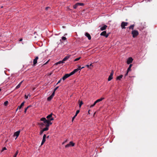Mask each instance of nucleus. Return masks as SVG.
Listing matches in <instances>:
<instances>
[{
	"instance_id": "f257e3e1",
	"label": "nucleus",
	"mask_w": 157,
	"mask_h": 157,
	"mask_svg": "<svg viewBox=\"0 0 157 157\" xmlns=\"http://www.w3.org/2000/svg\"><path fill=\"white\" fill-rule=\"evenodd\" d=\"M40 120L41 121H43L44 123L45 124L46 126H49L50 125L52 124L49 120H46V118L44 117L41 118Z\"/></svg>"
},
{
	"instance_id": "f03ea898",
	"label": "nucleus",
	"mask_w": 157,
	"mask_h": 157,
	"mask_svg": "<svg viewBox=\"0 0 157 157\" xmlns=\"http://www.w3.org/2000/svg\"><path fill=\"white\" fill-rule=\"evenodd\" d=\"M74 74L73 71L71 72L69 74H67L65 75L62 78V79L64 81L67 78L70 76Z\"/></svg>"
},
{
	"instance_id": "7ed1b4c3",
	"label": "nucleus",
	"mask_w": 157,
	"mask_h": 157,
	"mask_svg": "<svg viewBox=\"0 0 157 157\" xmlns=\"http://www.w3.org/2000/svg\"><path fill=\"white\" fill-rule=\"evenodd\" d=\"M132 35L133 37L135 38L139 35V33L137 30H134L132 31Z\"/></svg>"
},
{
	"instance_id": "20e7f679",
	"label": "nucleus",
	"mask_w": 157,
	"mask_h": 157,
	"mask_svg": "<svg viewBox=\"0 0 157 157\" xmlns=\"http://www.w3.org/2000/svg\"><path fill=\"white\" fill-rule=\"evenodd\" d=\"M104 98H100V99H97V100H96L94 102V103L93 104V105H90V107L91 108V107H93V106H94L97 103H98V102H99L101 101H102V100H103V99H104Z\"/></svg>"
},
{
	"instance_id": "39448f33",
	"label": "nucleus",
	"mask_w": 157,
	"mask_h": 157,
	"mask_svg": "<svg viewBox=\"0 0 157 157\" xmlns=\"http://www.w3.org/2000/svg\"><path fill=\"white\" fill-rule=\"evenodd\" d=\"M128 23L127 22H122L121 23V26L122 29H125V26L128 25Z\"/></svg>"
},
{
	"instance_id": "423d86ee",
	"label": "nucleus",
	"mask_w": 157,
	"mask_h": 157,
	"mask_svg": "<svg viewBox=\"0 0 157 157\" xmlns=\"http://www.w3.org/2000/svg\"><path fill=\"white\" fill-rule=\"evenodd\" d=\"M84 68V67H79L78 68H77L76 69H75L72 71L73 72V73L74 74L75 73L77 72L78 71H79V72H80L81 69L83 68Z\"/></svg>"
},
{
	"instance_id": "0eeeda50",
	"label": "nucleus",
	"mask_w": 157,
	"mask_h": 157,
	"mask_svg": "<svg viewBox=\"0 0 157 157\" xmlns=\"http://www.w3.org/2000/svg\"><path fill=\"white\" fill-rule=\"evenodd\" d=\"M52 113H51L47 116L46 118L48 119V120H49L50 121L54 120V118L52 117Z\"/></svg>"
},
{
	"instance_id": "6e6552de",
	"label": "nucleus",
	"mask_w": 157,
	"mask_h": 157,
	"mask_svg": "<svg viewBox=\"0 0 157 157\" xmlns=\"http://www.w3.org/2000/svg\"><path fill=\"white\" fill-rule=\"evenodd\" d=\"M133 60V59L131 57L128 58L127 61V64H129L132 63Z\"/></svg>"
},
{
	"instance_id": "1a4fd4ad",
	"label": "nucleus",
	"mask_w": 157,
	"mask_h": 157,
	"mask_svg": "<svg viewBox=\"0 0 157 157\" xmlns=\"http://www.w3.org/2000/svg\"><path fill=\"white\" fill-rule=\"evenodd\" d=\"M106 31H104L101 32L100 34L101 36H105L106 38L107 37L109 36L108 34H106Z\"/></svg>"
},
{
	"instance_id": "9d476101",
	"label": "nucleus",
	"mask_w": 157,
	"mask_h": 157,
	"mask_svg": "<svg viewBox=\"0 0 157 157\" xmlns=\"http://www.w3.org/2000/svg\"><path fill=\"white\" fill-rule=\"evenodd\" d=\"M113 71H112L110 75L109 76L108 78V81H110L113 78Z\"/></svg>"
},
{
	"instance_id": "9b49d317",
	"label": "nucleus",
	"mask_w": 157,
	"mask_h": 157,
	"mask_svg": "<svg viewBox=\"0 0 157 157\" xmlns=\"http://www.w3.org/2000/svg\"><path fill=\"white\" fill-rule=\"evenodd\" d=\"M20 133V131H17V132H15L14 133L13 136L14 137L16 136L15 139H16L17 138V137H18V136L19 135Z\"/></svg>"
},
{
	"instance_id": "f8f14e48",
	"label": "nucleus",
	"mask_w": 157,
	"mask_h": 157,
	"mask_svg": "<svg viewBox=\"0 0 157 157\" xmlns=\"http://www.w3.org/2000/svg\"><path fill=\"white\" fill-rule=\"evenodd\" d=\"M54 95H55L54 92H53L52 93L51 95L48 98H47L48 101H50L53 98V97L54 96Z\"/></svg>"
},
{
	"instance_id": "ddd939ff",
	"label": "nucleus",
	"mask_w": 157,
	"mask_h": 157,
	"mask_svg": "<svg viewBox=\"0 0 157 157\" xmlns=\"http://www.w3.org/2000/svg\"><path fill=\"white\" fill-rule=\"evenodd\" d=\"M46 135L44 134V135L43 137V139L42 140V142L41 144V145H42L44 143L45 141V139H46Z\"/></svg>"
},
{
	"instance_id": "4468645a",
	"label": "nucleus",
	"mask_w": 157,
	"mask_h": 157,
	"mask_svg": "<svg viewBox=\"0 0 157 157\" xmlns=\"http://www.w3.org/2000/svg\"><path fill=\"white\" fill-rule=\"evenodd\" d=\"M38 59V56H36L35 58V59H34L33 61V65L34 66H35V65L37 63V60Z\"/></svg>"
},
{
	"instance_id": "2eb2a0df",
	"label": "nucleus",
	"mask_w": 157,
	"mask_h": 157,
	"mask_svg": "<svg viewBox=\"0 0 157 157\" xmlns=\"http://www.w3.org/2000/svg\"><path fill=\"white\" fill-rule=\"evenodd\" d=\"M85 36L88 38V40H91V36L90 35L89 33H85Z\"/></svg>"
},
{
	"instance_id": "dca6fc26",
	"label": "nucleus",
	"mask_w": 157,
	"mask_h": 157,
	"mask_svg": "<svg viewBox=\"0 0 157 157\" xmlns=\"http://www.w3.org/2000/svg\"><path fill=\"white\" fill-rule=\"evenodd\" d=\"M23 82V81H22L21 82H20L19 84L16 86L15 89H18L19 88Z\"/></svg>"
},
{
	"instance_id": "f3484780",
	"label": "nucleus",
	"mask_w": 157,
	"mask_h": 157,
	"mask_svg": "<svg viewBox=\"0 0 157 157\" xmlns=\"http://www.w3.org/2000/svg\"><path fill=\"white\" fill-rule=\"evenodd\" d=\"M107 27V25H104L103 26H102L100 28V29L101 31H103V30H105V29H106Z\"/></svg>"
},
{
	"instance_id": "a211bd4d",
	"label": "nucleus",
	"mask_w": 157,
	"mask_h": 157,
	"mask_svg": "<svg viewBox=\"0 0 157 157\" xmlns=\"http://www.w3.org/2000/svg\"><path fill=\"white\" fill-rule=\"evenodd\" d=\"M70 56H67L65 57L63 59L64 62L67 60L69 58Z\"/></svg>"
},
{
	"instance_id": "6ab92c4d",
	"label": "nucleus",
	"mask_w": 157,
	"mask_h": 157,
	"mask_svg": "<svg viewBox=\"0 0 157 157\" xmlns=\"http://www.w3.org/2000/svg\"><path fill=\"white\" fill-rule=\"evenodd\" d=\"M24 103H25L24 101L22 102L21 104V105L20 106H18L17 109L19 108V109H21V107L24 105Z\"/></svg>"
},
{
	"instance_id": "aec40b11",
	"label": "nucleus",
	"mask_w": 157,
	"mask_h": 157,
	"mask_svg": "<svg viewBox=\"0 0 157 157\" xmlns=\"http://www.w3.org/2000/svg\"><path fill=\"white\" fill-rule=\"evenodd\" d=\"M132 66V64H130L129 67H128V68L127 70V71L129 72L130 71H131V68Z\"/></svg>"
},
{
	"instance_id": "412c9836",
	"label": "nucleus",
	"mask_w": 157,
	"mask_h": 157,
	"mask_svg": "<svg viewBox=\"0 0 157 157\" xmlns=\"http://www.w3.org/2000/svg\"><path fill=\"white\" fill-rule=\"evenodd\" d=\"M46 127L45 128H44L42 129L43 131L44 132L45 131H47L48 130L49 126H46Z\"/></svg>"
},
{
	"instance_id": "4be33fe9",
	"label": "nucleus",
	"mask_w": 157,
	"mask_h": 157,
	"mask_svg": "<svg viewBox=\"0 0 157 157\" xmlns=\"http://www.w3.org/2000/svg\"><path fill=\"white\" fill-rule=\"evenodd\" d=\"M69 144L70 146L73 147L75 145V144L72 141H70Z\"/></svg>"
},
{
	"instance_id": "5701e85b",
	"label": "nucleus",
	"mask_w": 157,
	"mask_h": 157,
	"mask_svg": "<svg viewBox=\"0 0 157 157\" xmlns=\"http://www.w3.org/2000/svg\"><path fill=\"white\" fill-rule=\"evenodd\" d=\"M64 63V62L63 61V60L62 61H59L58 62L56 63V65H58V64H60L63 63Z\"/></svg>"
},
{
	"instance_id": "b1692460",
	"label": "nucleus",
	"mask_w": 157,
	"mask_h": 157,
	"mask_svg": "<svg viewBox=\"0 0 157 157\" xmlns=\"http://www.w3.org/2000/svg\"><path fill=\"white\" fill-rule=\"evenodd\" d=\"M122 77L123 75H120L117 77V79L120 80L122 78Z\"/></svg>"
},
{
	"instance_id": "393cba45",
	"label": "nucleus",
	"mask_w": 157,
	"mask_h": 157,
	"mask_svg": "<svg viewBox=\"0 0 157 157\" xmlns=\"http://www.w3.org/2000/svg\"><path fill=\"white\" fill-rule=\"evenodd\" d=\"M134 25H132L129 27V29H134Z\"/></svg>"
},
{
	"instance_id": "a878e982",
	"label": "nucleus",
	"mask_w": 157,
	"mask_h": 157,
	"mask_svg": "<svg viewBox=\"0 0 157 157\" xmlns=\"http://www.w3.org/2000/svg\"><path fill=\"white\" fill-rule=\"evenodd\" d=\"M78 6H83L84 4L82 3H77Z\"/></svg>"
},
{
	"instance_id": "bb28decb",
	"label": "nucleus",
	"mask_w": 157,
	"mask_h": 157,
	"mask_svg": "<svg viewBox=\"0 0 157 157\" xmlns=\"http://www.w3.org/2000/svg\"><path fill=\"white\" fill-rule=\"evenodd\" d=\"M78 6V4H77V3H76L75 5L73 6V8L74 9H76Z\"/></svg>"
},
{
	"instance_id": "cd10ccee",
	"label": "nucleus",
	"mask_w": 157,
	"mask_h": 157,
	"mask_svg": "<svg viewBox=\"0 0 157 157\" xmlns=\"http://www.w3.org/2000/svg\"><path fill=\"white\" fill-rule=\"evenodd\" d=\"M83 104V103L82 101H81L80 102L79 104V106L80 108L81 107V105Z\"/></svg>"
},
{
	"instance_id": "c85d7f7f",
	"label": "nucleus",
	"mask_w": 157,
	"mask_h": 157,
	"mask_svg": "<svg viewBox=\"0 0 157 157\" xmlns=\"http://www.w3.org/2000/svg\"><path fill=\"white\" fill-rule=\"evenodd\" d=\"M30 107V106H28L25 109L24 112L25 113H26L27 111V110L28 109V108Z\"/></svg>"
},
{
	"instance_id": "c756f323",
	"label": "nucleus",
	"mask_w": 157,
	"mask_h": 157,
	"mask_svg": "<svg viewBox=\"0 0 157 157\" xmlns=\"http://www.w3.org/2000/svg\"><path fill=\"white\" fill-rule=\"evenodd\" d=\"M18 151H16V153H15V155H14V156L15 157H16V156H17V154H18Z\"/></svg>"
},
{
	"instance_id": "7c9ffc66",
	"label": "nucleus",
	"mask_w": 157,
	"mask_h": 157,
	"mask_svg": "<svg viewBox=\"0 0 157 157\" xmlns=\"http://www.w3.org/2000/svg\"><path fill=\"white\" fill-rule=\"evenodd\" d=\"M80 58H81V57H79L78 58H77L74 60V61H77L79 59H80Z\"/></svg>"
},
{
	"instance_id": "2f4dec72",
	"label": "nucleus",
	"mask_w": 157,
	"mask_h": 157,
	"mask_svg": "<svg viewBox=\"0 0 157 157\" xmlns=\"http://www.w3.org/2000/svg\"><path fill=\"white\" fill-rule=\"evenodd\" d=\"M79 112V110H77L76 111V113L75 114V116H77V114H78V113Z\"/></svg>"
},
{
	"instance_id": "473e14b6",
	"label": "nucleus",
	"mask_w": 157,
	"mask_h": 157,
	"mask_svg": "<svg viewBox=\"0 0 157 157\" xmlns=\"http://www.w3.org/2000/svg\"><path fill=\"white\" fill-rule=\"evenodd\" d=\"M7 150V149L6 148V147H3L2 149V151H1L2 152L4 150Z\"/></svg>"
},
{
	"instance_id": "72a5a7b5",
	"label": "nucleus",
	"mask_w": 157,
	"mask_h": 157,
	"mask_svg": "<svg viewBox=\"0 0 157 157\" xmlns=\"http://www.w3.org/2000/svg\"><path fill=\"white\" fill-rule=\"evenodd\" d=\"M8 104V101H5L4 103V105H6Z\"/></svg>"
},
{
	"instance_id": "f704fd0d",
	"label": "nucleus",
	"mask_w": 157,
	"mask_h": 157,
	"mask_svg": "<svg viewBox=\"0 0 157 157\" xmlns=\"http://www.w3.org/2000/svg\"><path fill=\"white\" fill-rule=\"evenodd\" d=\"M62 39L63 40H66V38L65 37V36H63L62 37Z\"/></svg>"
},
{
	"instance_id": "c9c22d12",
	"label": "nucleus",
	"mask_w": 157,
	"mask_h": 157,
	"mask_svg": "<svg viewBox=\"0 0 157 157\" xmlns=\"http://www.w3.org/2000/svg\"><path fill=\"white\" fill-rule=\"evenodd\" d=\"M29 96V97L30 96V95L29 94H28L27 96L25 95V98L26 99H27L28 98V97Z\"/></svg>"
},
{
	"instance_id": "e433bc0d",
	"label": "nucleus",
	"mask_w": 157,
	"mask_h": 157,
	"mask_svg": "<svg viewBox=\"0 0 157 157\" xmlns=\"http://www.w3.org/2000/svg\"><path fill=\"white\" fill-rule=\"evenodd\" d=\"M70 147V144H69L66 145L65 146V147L67 148V147Z\"/></svg>"
},
{
	"instance_id": "4c0bfd02",
	"label": "nucleus",
	"mask_w": 157,
	"mask_h": 157,
	"mask_svg": "<svg viewBox=\"0 0 157 157\" xmlns=\"http://www.w3.org/2000/svg\"><path fill=\"white\" fill-rule=\"evenodd\" d=\"M44 132V131H43V130L42 129V130L40 131V135H42V134H43V132Z\"/></svg>"
},
{
	"instance_id": "58836bf2",
	"label": "nucleus",
	"mask_w": 157,
	"mask_h": 157,
	"mask_svg": "<svg viewBox=\"0 0 157 157\" xmlns=\"http://www.w3.org/2000/svg\"><path fill=\"white\" fill-rule=\"evenodd\" d=\"M59 86L56 87L54 89V91L53 92H54V93L55 92V91L58 88Z\"/></svg>"
},
{
	"instance_id": "ea45409f",
	"label": "nucleus",
	"mask_w": 157,
	"mask_h": 157,
	"mask_svg": "<svg viewBox=\"0 0 157 157\" xmlns=\"http://www.w3.org/2000/svg\"><path fill=\"white\" fill-rule=\"evenodd\" d=\"M39 124L40 125H41V126L43 125H44V123H39Z\"/></svg>"
},
{
	"instance_id": "a19ab883",
	"label": "nucleus",
	"mask_w": 157,
	"mask_h": 157,
	"mask_svg": "<svg viewBox=\"0 0 157 157\" xmlns=\"http://www.w3.org/2000/svg\"><path fill=\"white\" fill-rule=\"evenodd\" d=\"M129 72L127 71L126 73L125 74L124 77H126V76H127L128 75V73Z\"/></svg>"
},
{
	"instance_id": "79ce46f5",
	"label": "nucleus",
	"mask_w": 157,
	"mask_h": 157,
	"mask_svg": "<svg viewBox=\"0 0 157 157\" xmlns=\"http://www.w3.org/2000/svg\"><path fill=\"white\" fill-rule=\"evenodd\" d=\"M62 79V78H61V79H60V80L58 81V82L56 84H58V83H59L60 82H61V80Z\"/></svg>"
},
{
	"instance_id": "37998d69",
	"label": "nucleus",
	"mask_w": 157,
	"mask_h": 157,
	"mask_svg": "<svg viewBox=\"0 0 157 157\" xmlns=\"http://www.w3.org/2000/svg\"><path fill=\"white\" fill-rule=\"evenodd\" d=\"M76 117V116H75V115L72 118V121L74 120V119H75V118Z\"/></svg>"
},
{
	"instance_id": "c03bdc74",
	"label": "nucleus",
	"mask_w": 157,
	"mask_h": 157,
	"mask_svg": "<svg viewBox=\"0 0 157 157\" xmlns=\"http://www.w3.org/2000/svg\"><path fill=\"white\" fill-rule=\"evenodd\" d=\"M67 140H65L62 143V144H64L67 142Z\"/></svg>"
},
{
	"instance_id": "a18cd8bd",
	"label": "nucleus",
	"mask_w": 157,
	"mask_h": 157,
	"mask_svg": "<svg viewBox=\"0 0 157 157\" xmlns=\"http://www.w3.org/2000/svg\"><path fill=\"white\" fill-rule=\"evenodd\" d=\"M49 8V7H46L45 8V10H48V8Z\"/></svg>"
},
{
	"instance_id": "49530a36",
	"label": "nucleus",
	"mask_w": 157,
	"mask_h": 157,
	"mask_svg": "<svg viewBox=\"0 0 157 157\" xmlns=\"http://www.w3.org/2000/svg\"><path fill=\"white\" fill-rule=\"evenodd\" d=\"M86 66L88 68H89V65H87Z\"/></svg>"
},
{
	"instance_id": "de8ad7c7",
	"label": "nucleus",
	"mask_w": 157,
	"mask_h": 157,
	"mask_svg": "<svg viewBox=\"0 0 157 157\" xmlns=\"http://www.w3.org/2000/svg\"><path fill=\"white\" fill-rule=\"evenodd\" d=\"M22 39H21L20 40H19V41H22Z\"/></svg>"
},
{
	"instance_id": "09e8293b",
	"label": "nucleus",
	"mask_w": 157,
	"mask_h": 157,
	"mask_svg": "<svg viewBox=\"0 0 157 157\" xmlns=\"http://www.w3.org/2000/svg\"><path fill=\"white\" fill-rule=\"evenodd\" d=\"M92 66V63H91V64H90L89 65V66Z\"/></svg>"
},
{
	"instance_id": "8fccbe9b",
	"label": "nucleus",
	"mask_w": 157,
	"mask_h": 157,
	"mask_svg": "<svg viewBox=\"0 0 157 157\" xmlns=\"http://www.w3.org/2000/svg\"><path fill=\"white\" fill-rule=\"evenodd\" d=\"M48 62V61L47 62H46L45 63V64H46V63H47Z\"/></svg>"
},
{
	"instance_id": "3c124183",
	"label": "nucleus",
	"mask_w": 157,
	"mask_h": 157,
	"mask_svg": "<svg viewBox=\"0 0 157 157\" xmlns=\"http://www.w3.org/2000/svg\"><path fill=\"white\" fill-rule=\"evenodd\" d=\"M67 35V34H65L64 35V36H65V35Z\"/></svg>"
},
{
	"instance_id": "603ef678",
	"label": "nucleus",
	"mask_w": 157,
	"mask_h": 157,
	"mask_svg": "<svg viewBox=\"0 0 157 157\" xmlns=\"http://www.w3.org/2000/svg\"><path fill=\"white\" fill-rule=\"evenodd\" d=\"M1 89L0 88V92L1 91Z\"/></svg>"
}]
</instances>
